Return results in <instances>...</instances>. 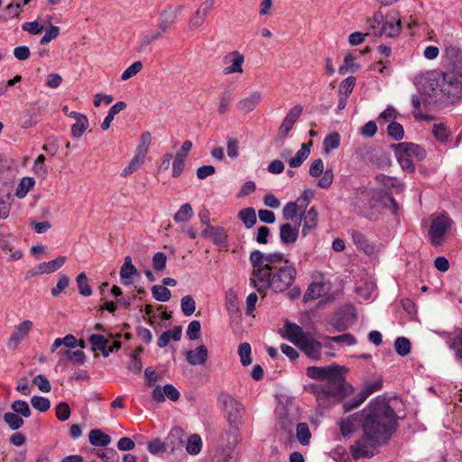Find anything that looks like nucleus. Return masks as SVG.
<instances>
[{"instance_id":"obj_1","label":"nucleus","mask_w":462,"mask_h":462,"mask_svg":"<svg viewBox=\"0 0 462 462\" xmlns=\"http://www.w3.org/2000/svg\"><path fill=\"white\" fill-rule=\"evenodd\" d=\"M253 266L251 284L259 291L265 292L272 289L282 292L293 283L297 271L292 265H287L282 254H263L254 250L250 254Z\"/></svg>"},{"instance_id":"obj_2","label":"nucleus","mask_w":462,"mask_h":462,"mask_svg":"<svg viewBox=\"0 0 462 462\" xmlns=\"http://www.w3.org/2000/svg\"><path fill=\"white\" fill-rule=\"evenodd\" d=\"M363 431L377 440L386 443L396 429L394 411L385 400L375 399L364 410Z\"/></svg>"},{"instance_id":"obj_3","label":"nucleus","mask_w":462,"mask_h":462,"mask_svg":"<svg viewBox=\"0 0 462 462\" xmlns=\"http://www.w3.org/2000/svg\"><path fill=\"white\" fill-rule=\"evenodd\" d=\"M425 106L441 101L454 103L462 97V83L453 72H433L420 88Z\"/></svg>"},{"instance_id":"obj_4","label":"nucleus","mask_w":462,"mask_h":462,"mask_svg":"<svg viewBox=\"0 0 462 462\" xmlns=\"http://www.w3.org/2000/svg\"><path fill=\"white\" fill-rule=\"evenodd\" d=\"M367 23L375 36L393 38L398 36L402 30V20L395 10L387 12L385 15L378 10L367 19Z\"/></svg>"},{"instance_id":"obj_5","label":"nucleus","mask_w":462,"mask_h":462,"mask_svg":"<svg viewBox=\"0 0 462 462\" xmlns=\"http://www.w3.org/2000/svg\"><path fill=\"white\" fill-rule=\"evenodd\" d=\"M344 367L332 365L328 366H309L306 374L314 380L324 382V385L330 389L346 393Z\"/></svg>"},{"instance_id":"obj_6","label":"nucleus","mask_w":462,"mask_h":462,"mask_svg":"<svg viewBox=\"0 0 462 462\" xmlns=\"http://www.w3.org/2000/svg\"><path fill=\"white\" fill-rule=\"evenodd\" d=\"M394 152L396 158L402 169L413 171L414 159L421 161L426 156V152L420 145L412 143H401L391 146Z\"/></svg>"},{"instance_id":"obj_7","label":"nucleus","mask_w":462,"mask_h":462,"mask_svg":"<svg viewBox=\"0 0 462 462\" xmlns=\"http://www.w3.org/2000/svg\"><path fill=\"white\" fill-rule=\"evenodd\" d=\"M306 391L313 393L318 405L322 408H328L332 404L340 402L346 393H339L324 384L311 383L305 387Z\"/></svg>"},{"instance_id":"obj_8","label":"nucleus","mask_w":462,"mask_h":462,"mask_svg":"<svg viewBox=\"0 0 462 462\" xmlns=\"http://www.w3.org/2000/svg\"><path fill=\"white\" fill-rule=\"evenodd\" d=\"M382 444L383 443L364 432L362 438L350 446V453L356 460L371 457L374 455L375 448Z\"/></svg>"},{"instance_id":"obj_9","label":"nucleus","mask_w":462,"mask_h":462,"mask_svg":"<svg viewBox=\"0 0 462 462\" xmlns=\"http://www.w3.org/2000/svg\"><path fill=\"white\" fill-rule=\"evenodd\" d=\"M220 401L226 412L229 425L240 426L245 412L244 405L229 394H221Z\"/></svg>"},{"instance_id":"obj_10","label":"nucleus","mask_w":462,"mask_h":462,"mask_svg":"<svg viewBox=\"0 0 462 462\" xmlns=\"http://www.w3.org/2000/svg\"><path fill=\"white\" fill-rule=\"evenodd\" d=\"M451 224L452 220L445 214L438 216L432 220L429 230V236L433 245H439L444 241L447 231Z\"/></svg>"},{"instance_id":"obj_11","label":"nucleus","mask_w":462,"mask_h":462,"mask_svg":"<svg viewBox=\"0 0 462 462\" xmlns=\"http://www.w3.org/2000/svg\"><path fill=\"white\" fill-rule=\"evenodd\" d=\"M309 173L314 178L320 177L318 180V186L321 189H328L333 183V171L332 170H327L324 171V162L320 158L312 162L309 169Z\"/></svg>"},{"instance_id":"obj_12","label":"nucleus","mask_w":462,"mask_h":462,"mask_svg":"<svg viewBox=\"0 0 462 462\" xmlns=\"http://www.w3.org/2000/svg\"><path fill=\"white\" fill-rule=\"evenodd\" d=\"M382 381H376L374 383H369L362 390L353 400L344 403L345 411H350L360 406L369 395L378 391L382 387Z\"/></svg>"},{"instance_id":"obj_13","label":"nucleus","mask_w":462,"mask_h":462,"mask_svg":"<svg viewBox=\"0 0 462 462\" xmlns=\"http://www.w3.org/2000/svg\"><path fill=\"white\" fill-rule=\"evenodd\" d=\"M245 56L238 51H234L224 57V63L226 65L223 70L225 75L233 73H243Z\"/></svg>"},{"instance_id":"obj_14","label":"nucleus","mask_w":462,"mask_h":462,"mask_svg":"<svg viewBox=\"0 0 462 462\" xmlns=\"http://www.w3.org/2000/svg\"><path fill=\"white\" fill-rule=\"evenodd\" d=\"M302 111L303 107L300 105L294 106L289 110L278 130V134L281 138L287 136L295 122L300 118Z\"/></svg>"},{"instance_id":"obj_15","label":"nucleus","mask_w":462,"mask_h":462,"mask_svg":"<svg viewBox=\"0 0 462 462\" xmlns=\"http://www.w3.org/2000/svg\"><path fill=\"white\" fill-rule=\"evenodd\" d=\"M186 434L182 429L179 427L172 428L165 439V446L168 451L175 453L181 450L185 441Z\"/></svg>"},{"instance_id":"obj_16","label":"nucleus","mask_w":462,"mask_h":462,"mask_svg":"<svg viewBox=\"0 0 462 462\" xmlns=\"http://www.w3.org/2000/svg\"><path fill=\"white\" fill-rule=\"evenodd\" d=\"M297 346L310 358L313 360L320 359L322 344L316 340L310 334H308Z\"/></svg>"},{"instance_id":"obj_17","label":"nucleus","mask_w":462,"mask_h":462,"mask_svg":"<svg viewBox=\"0 0 462 462\" xmlns=\"http://www.w3.org/2000/svg\"><path fill=\"white\" fill-rule=\"evenodd\" d=\"M32 328V322L31 320H23L14 330L7 341V346L11 349H15L22 340H23Z\"/></svg>"},{"instance_id":"obj_18","label":"nucleus","mask_w":462,"mask_h":462,"mask_svg":"<svg viewBox=\"0 0 462 462\" xmlns=\"http://www.w3.org/2000/svg\"><path fill=\"white\" fill-rule=\"evenodd\" d=\"M263 100V93L255 90L248 96L241 98L236 103V108L244 115H247L254 111Z\"/></svg>"},{"instance_id":"obj_19","label":"nucleus","mask_w":462,"mask_h":462,"mask_svg":"<svg viewBox=\"0 0 462 462\" xmlns=\"http://www.w3.org/2000/svg\"><path fill=\"white\" fill-rule=\"evenodd\" d=\"M183 10L182 5L171 6L162 12L160 15L159 29L162 32L168 31L176 22Z\"/></svg>"},{"instance_id":"obj_20","label":"nucleus","mask_w":462,"mask_h":462,"mask_svg":"<svg viewBox=\"0 0 462 462\" xmlns=\"http://www.w3.org/2000/svg\"><path fill=\"white\" fill-rule=\"evenodd\" d=\"M66 256H59L50 262L40 263L35 269L32 271V275H42L45 273H51L59 270L66 262Z\"/></svg>"},{"instance_id":"obj_21","label":"nucleus","mask_w":462,"mask_h":462,"mask_svg":"<svg viewBox=\"0 0 462 462\" xmlns=\"http://www.w3.org/2000/svg\"><path fill=\"white\" fill-rule=\"evenodd\" d=\"M319 221V214L314 208H310L309 210L304 211L300 214L301 222V233L303 236H307L309 232L314 229Z\"/></svg>"},{"instance_id":"obj_22","label":"nucleus","mask_w":462,"mask_h":462,"mask_svg":"<svg viewBox=\"0 0 462 462\" xmlns=\"http://www.w3.org/2000/svg\"><path fill=\"white\" fill-rule=\"evenodd\" d=\"M201 236L210 238L217 245H226L227 235L222 227L208 226L202 231Z\"/></svg>"},{"instance_id":"obj_23","label":"nucleus","mask_w":462,"mask_h":462,"mask_svg":"<svg viewBox=\"0 0 462 462\" xmlns=\"http://www.w3.org/2000/svg\"><path fill=\"white\" fill-rule=\"evenodd\" d=\"M241 440L239 426L229 425V429L221 436V443L227 451L232 450Z\"/></svg>"},{"instance_id":"obj_24","label":"nucleus","mask_w":462,"mask_h":462,"mask_svg":"<svg viewBox=\"0 0 462 462\" xmlns=\"http://www.w3.org/2000/svg\"><path fill=\"white\" fill-rule=\"evenodd\" d=\"M208 356V352L204 345L199 346L193 350H189L186 353L187 362L191 365H204Z\"/></svg>"},{"instance_id":"obj_25","label":"nucleus","mask_w":462,"mask_h":462,"mask_svg":"<svg viewBox=\"0 0 462 462\" xmlns=\"http://www.w3.org/2000/svg\"><path fill=\"white\" fill-rule=\"evenodd\" d=\"M285 335L283 337H286L295 346H298L302 339L309 334L305 333L302 328L294 323L287 322L284 326Z\"/></svg>"},{"instance_id":"obj_26","label":"nucleus","mask_w":462,"mask_h":462,"mask_svg":"<svg viewBox=\"0 0 462 462\" xmlns=\"http://www.w3.org/2000/svg\"><path fill=\"white\" fill-rule=\"evenodd\" d=\"M299 236V226H292L290 223L280 226V238L283 244H293Z\"/></svg>"},{"instance_id":"obj_27","label":"nucleus","mask_w":462,"mask_h":462,"mask_svg":"<svg viewBox=\"0 0 462 462\" xmlns=\"http://www.w3.org/2000/svg\"><path fill=\"white\" fill-rule=\"evenodd\" d=\"M311 142L309 143H302L301 148L297 152L294 157L288 160L291 168L300 167L303 162L309 157L310 153Z\"/></svg>"},{"instance_id":"obj_28","label":"nucleus","mask_w":462,"mask_h":462,"mask_svg":"<svg viewBox=\"0 0 462 462\" xmlns=\"http://www.w3.org/2000/svg\"><path fill=\"white\" fill-rule=\"evenodd\" d=\"M352 239L359 250L365 252L366 254H374V246L368 242L362 233L353 230Z\"/></svg>"},{"instance_id":"obj_29","label":"nucleus","mask_w":462,"mask_h":462,"mask_svg":"<svg viewBox=\"0 0 462 462\" xmlns=\"http://www.w3.org/2000/svg\"><path fill=\"white\" fill-rule=\"evenodd\" d=\"M326 293V285L322 282H312L307 289L304 294V300H317Z\"/></svg>"},{"instance_id":"obj_30","label":"nucleus","mask_w":462,"mask_h":462,"mask_svg":"<svg viewBox=\"0 0 462 462\" xmlns=\"http://www.w3.org/2000/svg\"><path fill=\"white\" fill-rule=\"evenodd\" d=\"M226 306L230 316H239L240 308L236 292L230 289L226 293Z\"/></svg>"},{"instance_id":"obj_31","label":"nucleus","mask_w":462,"mask_h":462,"mask_svg":"<svg viewBox=\"0 0 462 462\" xmlns=\"http://www.w3.org/2000/svg\"><path fill=\"white\" fill-rule=\"evenodd\" d=\"M88 439L91 445L106 447L111 442V437L103 433L100 430L94 429L89 431Z\"/></svg>"},{"instance_id":"obj_32","label":"nucleus","mask_w":462,"mask_h":462,"mask_svg":"<svg viewBox=\"0 0 462 462\" xmlns=\"http://www.w3.org/2000/svg\"><path fill=\"white\" fill-rule=\"evenodd\" d=\"M125 107L126 104L124 101H119L110 107L107 116L105 117L103 123L101 124L102 130H107L110 127L111 122L114 120L115 116L123 111Z\"/></svg>"},{"instance_id":"obj_33","label":"nucleus","mask_w":462,"mask_h":462,"mask_svg":"<svg viewBox=\"0 0 462 462\" xmlns=\"http://www.w3.org/2000/svg\"><path fill=\"white\" fill-rule=\"evenodd\" d=\"M144 156L135 152L128 165L122 171L121 177L126 178L135 172L143 163Z\"/></svg>"},{"instance_id":"obj_34","label":"nucleus","mask_w":462,"mask_h":462,"mask_svg":"<svg viewBox=\"0 0 462 462\" xmlns=\"http://www.w3.org/2000/svg\"><path fill=\"white\" fill-rule=\"evenodd\" d=\"M61 346H64L67 348H75L78 346V340L71 334H68L64 337H58L54 340L51 347V353H54Z\"/></svg>"},{"instance_id":"obj_35","label":"nucleus","mask_w":462,"mask_h":462,"mask_svg":"<svg viewBox=\"0 0 462 462\" xmlns=\"http://www.w3.org/2000/svg\"><path fill=\"white\" fill-rule=\"evenodd\" d=\"M375 180L389 189H395L396 191H399L402 190L403 187V184L399 180L387 175L379 174L375 177Z\"/></svg>"},{"instance_id":"obj_36","label":"nucleus","mask_w":462,"mask_h":462,"mask_svg":"<svg viewBox=\"0 0 462 462\" xmlns=\"http://www.w3.org/2000/svg\"><path fill=\"white\" fill-rule=\"evenodd\" d=\"M193 209L189 203L180 206V209L174 215V220L177 223H186L193 217Z\"/></svg>"},{"instance_id":"obj_37","label":"nucleus","mask_w":462,"mask_h":462,"mask_svg":"<svg viewBox=\"0 0 462 462\" xmlns=\"http://www.w3.org/2000/svg\"><path fill=\"white\" fill-rule=\"evenodd\" d=\"M238 217L247 228H251L256 223V213L253 208H246L240 210Z\"/></svg>"},{"instance_id":"obj_38","label":"nucleus","mask_w":462,"mask_h":462,"mask_svg":"<svg viewBox=\"0 0 462 462\" xmlns=\"http://www.w3.org/2000/svg\"><path fill=\"white\" fill-rule=\"evenodd\" d=\"M296 437L299 442L306 446L310 443L311 433L307 423H299L296 427Z\"/></svg>"},{"instance_id":"obj_39","label":"nucleus","mask_w":462,"mask_h":462,"mask_svg":"<svg viewBox=\"0 0 462 462\" xmlns=\"http://www.w3.org/2000/svg\"><path fill=\"white\" fill-rule=\"evenodd\" d=\"M34 180L30 177H24L21 180L15 191V196L19 199L24 198L29 190L34 186Z\"/></svg>"},{"instance_id":"obj_40","label":"nucleus","mask_w":462,"mask_h":462,"mask_svg":"<svg viewBox=\"0 0 462 462\" xmlns=\"http://www.w3.org/2000/svg\"><path fill=\"white\" fill-rule=\"evenodd\" d=\"M357 418L356 415L348 417L346 420L340 422V430L343 436L346 437L354 433L357 427Z\"/></svg>"},{"instance_id":"obj_41","label":"nucleus","mask_w":462,"mask_h":462,"mask_svg":"<svg viewBox=\"0 0 462 462\" xmlns=\"http://www.w3.org/2000/svg\"><path fill=\"white\" fill-rule=\"evenodd\" d=\"M202 447L201 438L197 435H191L188 440L186 445V450L190 455H197L200 452Z\"/></svg>"},{"instance_id":"obj_42","label":"nucleus","mask_w":462,"mask_h":462,"mask_svg":"<svg viewBox=\"0 0 462 462\" xmlns=\"http://www.w3.org/2000/svg\"><path fill=\"white\" fill-rule=\"evenodd\" d=\"M152 294L153 298L161 302H166L171 299V291L162 285H154L152 288Z\"/></svg>"},{"instance_id":"obj_43","label":"nucleus","mask_w":462,"mask_h":462,"mask_svg":"<svg viewBox=\"0 0 462 462\" xmlns=\"http://www.w3.org/2000/svg\"><path fill=\"white\" fill-rule=\"evenodd\" d=\"M4 420L13 430H18L23 427L24 421L22 417L13 412H5L4 415Z\"/></svg>"},{"instance_id":"obj_44","label":"nucleus","mask_w":462,"mask_h":462,"mask_svg":"<svg viewBox=\"0 0 462 462\" xmlns=\"http://www.w3.org/2000/svg\"><path fill=\"white\" fill-rule=\"evenodd\" d=\"M76 282L78 284L79 291L81 295L88 297L92 294V289L88 284V281L85 273H80L77 276Z\"/></svg>"},{"instance_id":"obj_45","label":"nucleus","mask_w":462,"mask_h":462,"mask_svg":"<svg viewBox=\"0 0 462 462\" xmlns=\"http://www.w3.org/2000/svg\"><path fill=\"white\" fill-rule=\"evenodd\" d=\"M151 142H152L151 133L148 131L143 132L140 136L139 144L137 146L136 153L141 154L145 157V155L149 150Z\"/></svg>"},{"instance_id":"obj_46","label":"nucleus","mask_w":462,"mask_h":462,"mask_svg":"<svg viewBox=\"0 0 462 462\" xmlns=\"http://www.w3.org/2000/svg\"><path fill=\"white\" fill-rule=\"evenodd\" d=\"M11 409L14 413L18 414L19 416L21 415L24 418H29L32 413L29 404L26 402L21 400L14 401L11 404Z\"/></svg>"},{"instance_id":"obj_47","label":"nucleus","mask_w":462,"mask_h":462,"mask_svg":"<svg viewBox=\"0 0 462 462\" xmlns=\"http://www.w3.org/2000/svg\"><path fill=\"white\" fill-rule=\"evenodd\" d=\"M88 126V120L87 116H79V120L71 127V135L75 138H79Z\"/></svg>"},{"instance_id":"obj_48","label":"nucleus","mask_w":462,"mask_h":462,"mask_svg":"<svg viewBox=\"0 0 462 462\" xmlns=\"http://www.w3.org/2000/svg\"><path fill=\"white\" fill-rule=\"evenodd\" d=\"M180 307L185 316H191L196 310V302L192 296L186 295L181 298Z\"/></svg>"},{"instance_id":"obj_49","label":"nucleus","mask_w":462,"mask_h":462,"mask_svg":"<svg viewBox=\"0 0 462 462\" xmlns=\"http://www.w3.org/2000/svg\"><path fill=\"white\" fill-rule=\"evenodd\" d=\"M238 355L241 364L244 366L249 365L252 363L250 344L246 342L240 344L238 346Z\"/></svg>"},{"instance_id":"obj_50","label":"nucleus","mask_w":462,"mask_h":462,"mask_svg":"<svg viewBox=\"0 0 462 462\" xmlns=\"http://www.w3.org/2000/svg\"><path fill=\"white\" fill-rule=\"evenodd\" d=\"M394 348L400 356H407L411 352V342L408 338L400 337L394 342Z\"/></svg>"},{"instance_id":"obj_51","label":"nucleus","mask_w":462,"mask_h":462,"mask_svg":"<svg viewBox=\"0 0 462 462\" xmlns=\"http://www.w3.org/2000/svg\"><path fill=\"white\" fill-rule=\"evenodd\" d=\"M356 58L352 54H347L344 59V64L339 67L338 72L341 75L346 74L348 71H356L359 66L355 63Z\"/></svg>"},{"instance_id":"obj_52","label":"nucleus","mask_w":462,"mask_h":462,"mask_svg":"<svg viewBox=\"0 0 462 462\" xmlns=\"http://www.w3.org/2000/svg\"><path fill=\"white\" fill-rule=\"evenodd\" d=\"M232 99V93L230 90H226L219 97V105L217 107V112L219 115H225L229 108L230 102Z\"/></svg>"},{"instance_id":"obj_53","label":"nucleus","mask_w":462,"mask_h":462,"mask_svg":"<svg viewBox=\"0 0 462 462\" xmlns=\"http://www.w3.org/2000/svg\"><path fill=\"white\" fill-rule=\"evenodd\" d=\"M340 143V136L337 133H333L328 135L324 142V150L327 153H328L330 151L337 149L339 146Z\"/></svg>"},{"instance_id":"obj_54","label":"nucleus","mask_w":462,"mask_h":462,"mask_svg":"<svg viewBox=\"0 0 462 462\" xmlns=\"http://www.w3.org/2000/svg\"><path fill=\"white\" fill-rule=\"evenodd\" d=\"M300 205L297 202H288L282 209V217L286 220H293L299 213Z\"/></svg>"},{"instance_id":"obj_55","label":"nucleus","mask_w":462,"mask_h":462,"mask_svg":"<svg viewBox=\"0 0 462 462\" xmlns=\"http://www.w3.org/2000/svg\"><path fill=\"white\" fill-rule=\"evenodd\" d=\"M147 448L152 455H159L168 451L165 446V441H162L160 439H154L148 442Z\"/></svg>"},{"instance_id":"obj_56","label":"nucleus","mask_w":462,"mask_h":462,"mask_svg":"<svg viewBox=\"0 0 462 462\" xmlns=\"http://www.w3.org/2000/svg\"><path fill=\"white\" fill-rule=\"evenodd\" d=\"M32 407L41 412L47 411L51 407L49 399L42 396H33L31 399Z\"/></svg>"},{"instance_id":"obj_57","label":"nucleus","mask_w":462,"mask_h":462,"mask_svg":"<svg viewBox=\"0 0 462 462\" xmlns=\"http://www.w3.org/2000/svg\"><path fill=\"white\" fill-rule=\"evenodd\" d=\"M387 132L396 141L402 140L404 135L403 127L397 122H392L387 127Z\"/></svg>"},{"instance_id":"obj_58","label":"nucleus","mask_w":462,"mask_h":462,"mask_svg":"<svg viewBox=\"0 0 462 462\" xmlns=\"http://www.w3.org/2000/svg\"><path fill=\"white\" fill-rule=\"evenodd\" d=\"M226 152L229 158L236 159L239 155V142L233 137L226 139Z\"/></svg>"},{"instance_id":"obj_59","label":"nucleus","mask_w":462,"mask_h":462,"mask_svg":"<svg viewBox=\"0 0 462 462\" xmlns=\"http://www.w3.org/2000/svg\"><path fill=\"white\" fill-rule=\"evenodd\" d=\"M89 343L93 350H104L105 345L109 343V338H106L103 335L93 334L89 337Z\"/></svg>"},{"instance_id":"obj_60","label":"nucleus","mask_w":462,"mask_h":462,"mask_svg":"<svg viewBox=\"0 0 462 462\" xmlns=\"http://www.w3.org/2000/svg\"><path fill=\"white\" fill-rule=\"evenodd\" d=\"M356 85V78L355 77H347L344 79L339 85V94H343V96L348 97Z\"/></svg>"},{"instance_id":"obj_61","label":"nucleus","mask_w":462,"mask_h":462,"mask_svg":"<svg viewBox=\"0 0 462 462\" xmlns=\"http://www.w3.org/2000/svg\"><path fill=\"white\" fill-rule=\"evenodd\" d=\"M326 339L335 343L345 344L346 346H353L356 343L355 337L350 333H346L336 337H327Z\"/></svg>"},{"instance_id":"obj_62","label":"nucleus","mask_w":462,"mask_h":462,"mask_svg":"<svg viewBox=\"0 0 462 462\" xmlns=\"http://www.w3.org/2000/svg\"><path fill=\"white\" fill-rule=\"evenodd\" d=\"M137 273V269L134 267V265L131 266H122L120 270V278L124 284L128 285L131 284L132 282L130 281L131 277L134 274Z\"/></svg>"},{"instance_id":"obj_63","label":"nucleus","mask_w":462,"mask_h":462,"mask_svg":"<svg viewBox=\"0 0 462 462\" xmlns=\"http://www.w3.org/2000/svg\"><path fill=\"white\" fill-rule=\"evenodd\" d=\"M432 134L435 138L441 143H446L448 141V132L447 127L442 124L434 125Z\"/></svg>"},{"instance_id":"obj_64","label":"nucleus","mask_w":462,"mask_h":462,"mask_svg":"<svg viewBox=\"0 0 462 462\" xmlns=\"http://www.w3.org/2000/svg\"><path fill=\"white\" fill-rule=\"evenodd\" d=\"M207 15L201 13L199 9L195 12L194 15L189 21V28L190 30L197 29L205 23Z\"/></svg>"}]
</instances>
